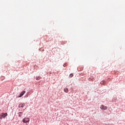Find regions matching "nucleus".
<instances>
[{"label":"nucleus","mask_w":125,"mask_h":125,"mask_svg":"<svg viewBox=\"0 0 125 125\" xmlns=\"http://www.w3.org/2000/svg\"><path fill=\"white\" fill-rule=\"evenodd\" d=\"M22 122L24 123V124H27V123H29V122H30V119L28 118H25L22 119Z\"/></svg>","instance_id":"nucleus-1"},{"label":"nucleus","mask_w":125,"mask_h":125,"mask_svg":"<svg viewBox=\"0 0 125 125\" xmlns=\"http://www.w3.org/2000/svg\"><path fill=\"white\" fill-rule=\"evenodd\" d=\"M7 116V113H1L0 114V119H1L2 118H5Z\"/></svg>","instance_id":"nucleus-2"},{"label":"nucleus","mask_w":125,"mask_h":125,"mask_svg":"<svg viewBox=\"0 0 125 125\" xmlns=\"http://www.w3.org/2000/svg\"><path fill=\"white\" fill-rule=\"evenodd\" d=\"M100 108L102 109V110H107V106H105L104 105H102L100 106Z\"/></svg>","instance_id":"nucleus-3"},{"label":"nucleus","mask_w":125,"mask_h":125,"mask_svg":"<svg viewBox=\"0 0 125 125\" xmlns=\"http://www.w3.org/2000/svg\"><path fill=\"white\" fill-rule=\"evenodd\" d=\"M25 104H20L19 105V108H24Z\"/></svg>","instance_id":"nucleus-4"},{"label":"nucleus","mask_w":125,"mask_h":125,"mask_svg":"<svg viewBox=\"0 0 125 125\" xmlns=\"http://www.w3.org/2000/svg\"><path fill=\"white\" fill-rule=\"evenodd\" d=\"M25 93H26V91H23V92H22L20 96H19V97H22V96H23L24 95V94H25Z\"/></svg>","instance_id":"nucleus-5"},{"label":"nucleus","mask_w":125,"mask_h":125,"mask_svg":"<svg viewBox=\"0 0 125 125\" xmlns=\"http://www.w3.org/2000/svg\"><path fill=\"white\" fill-rule=\"evenodd\" d=\"M63 91H64V92H65L66 93H68V92H69V89H68V88H64L63 89Z\"/></svg>","instance_id":"nucleus-6"},{"label":"nucleus","mask_w":125,"mask_h":125,"mask_svg":"<svg viewBox=\"0 0 125 125\" xmlns=\"http://www.w3.org/2000/svg\"><path fill=\"white\" fill-rule=\"evenodd\" d=\"M106 83V82L103 81L101 82V84H105Z\"/></svg>","instance_id":"nucleus-7"},{"label":"nucleus","mask_w":125,"mask_h":125,"mask_svg":"<svg viewBox=\"0 0 125 125\" xmlns=\"http://www.w3.org/2000/svg\"><path fill=\"white\" fill-rule=\"evenodd\" d=\"M22 115H23V113L22 112H19V117H22Z\"/></svg>","instance_id":"nucleus-8"},{"label":"nucleus","mask_w":125,"mask_h":125,"mask_svg":"<svg viewBox=\"0 0 125 125\" xmlns=\"http://www.w3.org/2000/svg\"><path fill=\"white\" fill-rule=\"evenodd\" d=\"M69 77H70V78H73V77H74V74H70L69 75Z\"/></svg>","instance_id":"nucleus-9"},{"label":"nucleus","mask_w":125,"mask_h":125,"mask_svg":"<svg viewBox=\"0 0 125 125\" xmlns=\"http://www.w3.org/2000/svg\"><path fill=\"white\" fill-rule=\"evenodd\" d=\"M42 78H41V77H38L36 78V80L37 81H40V79H41Z\"/></svg>","instance_id":"nucleus-10"},{"label":"nucleus","mask_w":125,"mask_h":125,"mask_svg":"<svg viewBox=\"0 0 125 125\" xmlns=\"http://www.w3.org/2000/svg\"><path fill=\"white\" fill-rule=\"evenodd\" d=\"M67 66V64H66V63H65V64L63 65V66L65 67V66Z\"/></svg>","instance_id":"nucleus-11"}]
</instances>
